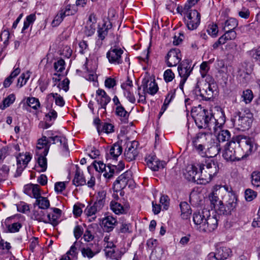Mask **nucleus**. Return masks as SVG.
Here are the masks:
<instances>
[{"mask_svg": "<svg viewBox=\"0 0 260 260\" xmlns=\"http://www.w3.org/2000/svg\"><path fill=\"white\" fill-rule=\"evenodd\" d=\"M180 208L182 218L184 219H188L191 213V210L189 204L186 202H182L180 204Z\"/></svg>", "mask_w": 260, "mask_h": 260, "instance_id": "7c9ffc66", "label": "nucleus"}, {"mask_svg": "<svg viewBox=\"0 0 260 260\" xmlns=\"http://www.w3.org/2000/svg\"><path fill=\"white\" fill-rule=\"evenodd\" d=\"M216 192L217 190L216 191H213L209 196V199L210 201L212 208L213 209L215 208L216 205H218V204L221 202V201L219 200Z\"/></svg>", "mask_w": 260, "mask_h": 260, "instance_id": "09e8293b", "label": "nucleus"}, {"mask_svg": "<svg viewBox=\"0 0 260 260\" xmlns=\"http://www.w3.org/2000/svg\"><path fill=\"white\" fill-rule=\"evenodd\" d=\"M65 62L63 59H60L54 63V68L57 72L61 73L64 70Z\"/></svg>", "mask_w": 260, "mask_h": 260, "instance_id": "680f3d73", "label": "nucleus"}, {"mask_svg": "<svg viewBox=\"0 0 260 260\" xmlns=\"http://www.w3.org/2000/svg\"><path fill=\"white\" fill-rule=\"evenodd\" d=\"M134 180L132 178V173L131 171H127L120 175L116 180L114 182L113 185L117 189H123L127 186L128 187H133L134 185Z\"/></svg>", "mask_w": 260, "mask_h": 260, "instance_id": "1a4fd4ad", "label": "nucleus"}, {"mask_svg": "<svg viewBox=\"0 0 260 260\" xmlns=\"http://www.w3.org/2000/svg\"><path fill=\"white\" fill-rule=\"evenodd\" d=\"M73 184L76 186L84 185L86 184V181L83 176L82 173L80 171L79 167L77 166L74 178L73 180Z\"/></svg>", "mask_w": 260, "mask_h": 260, "instance_id": "c85d7f7f", "label": "nucleus"}, {"mask_svg": "<svg viewBox=\"0 0 260 260\" xmlns=\"http://www.w3.org/2000/svg\"><path fill=\"white\" fill-rule=\"evenodd\" d=\"M231 136V133L227 129L220 131L217 135V142L214 143V144L210 148L212 150L215 151L216 153L215 154V155L218 154L221 151L222 147L220 144V142L229 141Z\"/></svg>", "mask_w": 260, "mask_h": 260, "instance_id": "4468645a", "label": "nucleus"}, {"mask_svg": "<svg viewBox=\"0 0 260 260\" xmlns=\"http://www.w3.org/2000/svg\"><path fill=\"white\" fill-rule=\"evenodd\" d=\"M184 176L189 181L196 182V179L199 176L198 168L193 165H188L184 172Z\"/></svg>", "mask_w": 260, "mask_h": 260, "instance_id": "412c9836", "label": "nucleus"}, {"mask_svg": "<svg viewBox=\"0 0 260 260\" xmlns=\"http://www.w3.org/2000/svg\"><path fill=\"white\" fill-rule=\"evenodd\" d=\"M33 206L34 208L38 206L39 208L43 210L47 209L50 207V201L47 198L41 196L36 199Z\"/></svg>", "mask_w": 260, "mask_h": 260, "instance_id": "cd10ccee", "label": "nucleus"}, {"mask_svg": "<svg viewBox=\"0 0 260 260\" xmlns=\"http://www.w3.org/2000/svg\"><path fill=\"white\" fill-rule=\"evenodd\" d=\"M100 209L98 208V206H96L94 203L93 205L90 206L88 205L85 210V213L88 217H91L92 215L95 214V213L100 211Z\"/></svg>", "mask_w": 260, "mask_h": 260, "instance_id": "603ef678", "label": "nucleus"}, {"mask_svg": "<svg viewBox=\"0 0 260 260\" xmlns=\"http://www.w3.org/2000/svg\"><path fill=\"white\" fill-rule=\"evenodd\" d=\"M53 213L47 214V223H51L53 226H55L58 224V219L61 214V210L58 208H52L51 209Z\"/></svg>", "mask_w": 260, "mask_h": 260, "instance_id": "4be33fe9", "label": "nucleus"}, {"mask_svg": "<svg viewBox=\"0 0 260 260\" xmlns=\"http://www.w3.org/2000/svg\"><path fill=\"white\" fill-rule=\"evenodd\" d=\"M237 152V144L234 137L231 141L225 144L222 152V157L226 161H240L241 160L240 156L238 155Z\"/></svg>", "mask_w": 260, "mask_h": 260, "instance_id": "39448f33", "label": "nucleus"}, {"mask_svg": "<svg viewBox=\"0 0 260 260\" xmlns=\"http://www.w3.org/2000/svg\"><path fill=\"white\" fill-rule=\"evenodd\" d=\"M124 168V164L122 161L119 162L117 165H108V172L106 170L104 176L108 179H111L114 175H117Z\"/></svg>", "mask_w": 260, "mask_h": 260, "instance_id": "aec40b11", "label": "nucleus"}, {"mask_svg": "<svg viewBox=\"0 0 260 260\" xmlns=\"http://www.w3.org/2000/svg\"><path fill=\"white\" fill-rule=\"evenodd\" d=\"M51 98H53L55 100V104L60 107H63L64 105L65 102L63 98L57 93H50L47 96L48 100Z\"/></svg>", "mask_w": 260, "mask_h": 260, "instance_id": "79ce46f5", "label": "nucleus"}, {"mask_svg": "<svg viewBox=\"0 0 260 260\" xmlns=\"http://www.w3.org/2000/svg\"><path fill=\"white\" fill-rule=\"evenodd\" d=\"M219 218V215L216 214L211 215L209 210L204 209L193 214V221L198 231L210 233L217 229Z\"/></svg>", "mask_w": 260, "mask_h": 260, "instance_id": "f257e3e1", "label": "nucleus"}, {"mask_svg": "<svg viewBox=\"0 0 260 260\" xmlns=\"http://www.w3.org/2000/svg\"><path fill=\"white\" fill-rule=\"evenodd\" d=\"M158 87L157 83L155 81H150L149 83V87L147 90V93L154 95L158 91Z\"/></svg>", "mask_w": 260, "mask_h": 260, "instance_id": "13d9d810", "label": "nucleus"}, {"mask_svg": "<svg viewBox=\"0 0 260 260\" xmlns=\"http://www.w3.org/2000/svg\"><path fill=\"white\" fill-rule=\"evenodd\" d=\"M176 90H170L168 94L167 95L166 99L164 101V103L162 106V109L165 106H168L171 101L174 99L175 96Z\"/></svg>", "mask_w": 260, "mask_h": 260, "instance_id": "4d7b16f0", "label": "nucleus"}, {"mask_svg": "<svg viewBox=\"0 0 260 260\" xmlns=\"http://www.w3.org/2000/svg\"><path fill=\"white\" fill-rule=\"evenodd\" d=\"M100 129H101V130H99V132H98L99 135H100L101 133H105L108 134L114 132V125L108 122L103 123Z\"/></svg>", "mask_w": 260, "mask_h": 260, "instance_id": "37998d69", "label": "nucleus"}, {"mask_svg": "<svg viewBox=\"0 0 260 260\" xmlns=\"http://www.w3.org/2000/svg\"><path fill=\"white\" fill-rule=\"evenodd\" d=\"M115 112L117 116L121 117V120L124 123L127 122L129 114L122 105H119L118 107H116Z\"/></svg>", "mask_w": 260, "mask_h": 260, "instance_id": "e433bc0d", "label": "nucleus"}, {"mask_svg": "<svg viewBox=\"0 0 260 260\" xmlns=\"http://www.w3.org/2000/svg\"><path fill=\"white\" fill-rule=\"evenodd\" d=\"M31 159V156L29 152H26L25 154H19L16 157L17 168L15 177H17L21 175Z\"/></svg>", "mask_w": 260, "mask_h": 260, "instance_id": "f8f14e48", "label": "nucleus"}, {"mask_svg": "<svg viewBox=\"0 0 260 260\" xmlns=\"http://www.w3.org/2000/svg\"><path fill=\"white\" fill-rule=\"evenodd\" d=\"M237 20L234 18H230L226 20L222 25L223 30L228 31H235L234 29L238 26Z\"/></svg>", "mask_w": 260, "mask_h": 260, "instance_id": "c9c22d12", "label": "nucleus"}, {"mask_svg": "<svg viewBox=\"0 0 260 260\" xmlns=\"http://www.w3.org/2000/svg\"><path fill=\"white\" fill-rule=\"evenodd\" d=\"M210 138V135L206 133H198L191 138L192 144H201L207 145L208 140Z\"/></svg>", "mask_w": 260, "mask_h": 260, "instance_id": "393cba45", "label": "nucleus"}, {"mask_svg": "<svg viewBox=\"0 0 260 260\" xmlns=\"http://www.w3.org/2000/svg\"><path fill=\"white\" fill-rule=\"evenodd\" d=\"M138 146L137 141H134L127 143L124 152V156L127 161H131L136 159L138 154Z\"/></svg>", "mask_w": 260, "mask_h": 260, "instance_id": "2eb2a0df", "label": "nucleus"}, {"mask_svg": "<svg viewBox=\"0 0 260 260\" xmlns=\"http://www.w3.org/2000/svg\"><path fill=\"white\" fill-rule=\"evenodd\" d=\"M12 217L7 218L5 221L6 228L10 233L18 232L20 229L22 227V225L18 222H12Z\"/></svg>", "mask_w": 260, "mask_h": 260, "instance_id": "a878e982", "label": "nucleus"}, {"mask_svg": "<svg viewBox=\"0 0 260 260\" xmlns=\"http://www.w3.org/2000/svg\"><path fill=\"white\" fill-rule=\"evenodd\" d=\"M191 66V61L189 59H184L178 67V73L181 78L179 87L181 90H183V86L192 71L193 67Z\"/></svg>", "mask_w": 260, "mask_h": 260, "instance_id": "423d86ee", "label": "nucleus"}, {"mask_svg": "<svg viewBox=\"0 0 260 260\" xmlns=\"http://www.w3.org/2000/svg\"><path fill=\"white\" fill-rule=\"evenodd\" d=\"M194 149L197 151V152L201 155L202 156H204L206 155V149L208 147L207 145H203L201 144H192Z\"/></svg>", "mask_w": 260, "mask_h": 260, "instance_id": "864d4df0", "label": "nucleus"}, {"mask_svg": "<svg viewBox=\"0 0 260 260\" xmlns=\"http://www.w3.org/2000/svg\"><path fill=\"white\" fill-rule=\"evenodd\" d=\"M175 77V75L171 69H168L164 72V78L166 82L172 81Z\"/></svg>", "mask_w": 260, "mask_h": 260, "instance_id": "0e129e2a", "label": "nucleus"}, {"mask_svg": "<svg viewBox=\"0 0 260 260\" xmlns=\"http://www.w3.org/2000/svg\"><path fill=\"white\" fill-rule=\"evenodd\" d=\"M112 27V23L110 22H104L102 26H99L98 29V37L101 39H105L107 36L108 31Z\"/></svg>", "mask_w": 260, "mask_h": 260, "instance_id": "bb28decb", "label": "nucleus"}, {"mask_svg": "<svg viewBox=\"0 0 260 260\" xmlns=\"http://www.w3.org/2000/svg\"><path fill=\"white\" fill-rule=\"evenodd\" d=\"M27 103L29 107L35 110H37L40 106L39 100L34 97L28 98L27 99Z\"/></svg>", "mask_w": 260, "mask_h": 260, "instance_id": "6e6d98bb", "label": "nucleus"}, {"mask_svg": "<svg viewBox=\"0 0 260 260\" xmlns=\"http://www.w3.org/2000/svg\"><path fill=\"white\" fill-rule=\"evenodd\" d=\"M29 75H27L24 73H22L18 79L17 86H19V88L22 87L26 83L28 79H29Z\"/></svg>", "mask_w": 260, "mask_h": 260, "instance_id": "e2e57ef3", "label": "nucleus"}, {"mask_svg": "<svg viewBox=\"0 0 260 260\" xmlns=\"http://www.w3.org/2000/svg\"><path fill=\"white\" fill-rule=\"evenodd\" d=\"M185 16L186 26L189 30L196 29L199 25L201 21V15L196 10L189 9L188 10H183Z\"/></svg>", "mask_w": 260, "mask_h": 260, "instance_id": "0eeeda50", "label": "nucleus"}, {"mask_svg": "<svg viewBox=\"0 0 260 260\" xmlns=\"http://www.w3.org/2000/svg\"><path fill=\"white\" fill-rule=\"evenodd\" d=\"M251 182L252 185L256 187L260 186V171H254L250 175Z\"/></svg>", "mask_w": 260, "mask_h": 260, "instance_id": "ea45409f", "label": "nucleus"}, {"mask_svg": "<svg viewBox=\"0 0 260 260\" xmlns=\"http://www.w3.org/2000/svg\"><path fill=\"white\" fill-rule=\"evenodd\" d=\"M51 143L47 139V136H42L39 139L37 145V149L36 150V154H47L50 148Z\"/></svg>", "mask_w": 260, "mask_h": 260, "instance_id": "6ab92c4d", "label": "nucleus"}, {"mask_svg": "<svg viewBox=\"0 0 260 260\" xmlns=\"http://www.w3.org/2000/svg\"><path fill=\"white\" fill-rule=\"evenodd\" d=\"M162 254V249L157 247L152 250L150 255V260H160Z\"/></svg>", "mask_w": 260, "mask_h": 260, "instance_id": "a18cd8bd", "label": "nucleus"}, {"mask_svg": "<svg viewBox=\"0 0 260 260\" xmlns=\"http://www.w3.org/2000/svg\"><path fill=\"white\" fill-rule=\"evenodd\" d=\"M51 142L52 144H56L59 143L60 146L62 147L63 150H68L67 140L65 137L62 136H55L51 138Z\"/></svg>", "mask_w": 260, "mask_h": 260, "instance_id": "72a5a7b5", "label": "nucleus"}, {"mask_svg": "<svg viewBox=\"0 0 260 260\" xmlns=\"http://www.w3.org/2000/svg\"><path fill=\"white\" fill-rule=\"evenodd\" d=\"M64 18V13L61 12L60 10L55 16L54 19L52 22V25L53 27L58 26L63 20Z\"/></svg>", "mask_w": 260, "mask_h": 260, "instance_id": "5fc2aeb1", "label": "nucleus"}, {"mask_svg": "<svg viewBox=\"0 0 260 260\" xmlns=\"http://www.w3.org/2000/svg\"><path fill=\"white\" fill-rule=\"evenodd\" d=\"M234 117V123L239 126V129L245 131L250 128L253 121V114L248 109L236 112Z\"/></svg>", "mask_w": 260, "mask_h": 260, "instance_id": "20e7f679", "label": "nucleus"}, {"mask_svg": "<svg viewBox=\"0 0 260 260\" xmlns=\"http://www.w3.org/2000/svg\"><path fill=\"white\" fill-rule=\"evenodd\" d=\"M250 54L254 59L260 63V47L251 50Z\"/></svg>", "mask_w": 260, "mask_h": 260, "instance_id": "69168bd1", "label": "nucleus"}, {"mask_svg": "<svg viewBox=\"0 0 260 260\" xmlns=\"http://www.w3.org/2000/svg\"><path fill=\"white\" fill-rule=\"evenodd\" d=\"M122 152V147L118 143H115L110 149L109 157L113 159H116Z\"/></svg>", "mask_w": 260, "mask_h": 260, "instance_id": "2f4dec72", "label": "nucleus"}, {"mask_svg": "<svg viewBox=\"0 0 260 260\" xmlns=\"http://www.w3.org/2000/svg\"><path fill=\"white\" fill-rule=\"evenodd\" d=\"M193 91L197 95H200L203 100L205 101H209L213 96L214 90L212 85L207 82L205 83L202 88L197 83Z\"/></svg>", "mask_w": 260, "mask_h": 260, "instance_id": "9b49d317", "label": "nucleus"}, {"mask_svg": "<svg viewBox=\"0 0 260 260\" xmlns=\"http://www.w3.org/2000/svg\"><path fill=\"white\" fill-rule=\"evenodd\" d=\"M257 196V192L251 189H247L245 191V198L247 201L250 202Z\"/></svg>", "mask_w": 260, "mask_h": 260, "instance_id": "bf43d9fd", "label": "nucleus"}, {"mask_svg": "<svg viewBox=\"0 0 260 260\" xmlns=\"http://www.w3.org/2000/svg\"><path fill=\"white\" fill-rule=\"evenodd\" d=\"M241 98L243 99L242 101L246 104L250 103L253 98L252 91L249 89L243 91Z\"/></svg>", "mask_w": 260, "mask_h": 260, "instance_id": "3c124183", "label": "nucleus"}, {"mask_svg": "<svg viewBox=\"0 0 260 260\" xmlns=\"http://www.w3.org/2000/svg\"><path fill=\"white\" fill-rule=\"evenodd\" d=\"M231 249L225 246L217 247L215 252L209 253L206 260H226L232 255Z\"/></svg>", "mask_w": 260, "mask_h": 260, "instance_id": "6e6552de", "label": "nucleus"}, {"mask_svg": "<svg viewBox=\"0 0 260 260\" xmlns=\"http://www.w3.org/2000/svg\"><path fill=\"white\" fill-rule=\"evenodd\" d=\"M38 157V162L39 166L42 168L41 171L45 172L47 169V158H46V156L47 154H44V153H42V154H36Z\"/></svg>", "mask_w": 260, "mask_h": 260, "instance_id": "c03bdc74", "label": "nucleus"}, {"mask_svg": "<svg viewBox=\"0 0 260 260\" xmlns=\"http://www.w3.org/2000/svg\"><path fill=\"white\" fill-rule=\"evenodd\" d=\"M192 113L196 124L199 128H208L211 131V126L214 125L212 120H214V117L208 110L200 108L196 114Z\"/></svg>", "mask_w": 260, "mask_h": 260, "instance_id": "7ed1b4c3", "label": "nucleus"}, {"mask_svg": "<svg viewBox=\"0 0 260 260\" xmlns=\"http://www.w3.org/2000/svg\"><path fill=\"white\" fill-rule=\"evenodd\" d=\"M111 210L116 214L125 213V209L119 203L112 201L110 203Z\"/></svg>", "mask_w": 260, "mask_h": 260, "instance_id": "a19ab883", "label": "nucleus"}, {"mask_svg": "<svg viewBox=\"0 0 260 260\" xmlns=\"http://www.w3.org/2000/svg\"><path fill=\"white\" fill-rule=\"evenodd\" d=\"M36 19L35 14H31L28 15L24 22L23 26L22 29V32L27 29L30 25H31Z\"/></svg>", "mask_w": 260, "mask_h": 260, "instance_id": "49530a36", "label": "nucleus"}, {"mask_svg": "<svg viewBox=\"0 0 260 260\" xmlns=\"http://www.w3.org/2000/svg\"><path fill=\"white\" fill-rule=\"evenodd\" d=\"M31 218L39 222L47 223L45 211H43V209L39 208L37 209H34L33 210Z\"/></svg>", "mask_w": 260, "mask_h": 260, "instance_id": "c756f323", "label": "nucleus"}, {"mask_svg": "<svg viewBox=\"0 0 260 260\" xmlns=\"http://www.w3.org/2000/svg\"><path fill=\"white\" fill-rule=\"evenodd\" d=\"M199 166L212 177L218 173L219 170L217 162L211 158L206 159L205 163L200 164Z\"/></svg>", "mask_w": 260, "mask_h": 260, "instance_id": "dca6fc26", "label": "nucleus"}, {"mask_svg": "<svg viewBox=\"0 0 260 260\" xmlns=\"http://www.w3.org/2000/svg\"><path fill=\"white\" fill-rule=\"evenodd\" d=\"M15 100V96L14 94L12 93L9 95L7 98L4 99L2 103L0 105V109L4 110L6 108L9 107L12 104Z\"/></svg>", "mask_w": 260, "mask_h": 260, "instance_id": "58836bf2", "label": "nucleus"}, {"mask_svg": "<svg viewBox=\"0 0 260 260\" xmlns=\"http://www.w3.org/2000/svg\"><path fill=\"white\" fill-rule=\"evenodd\" d=\"M180 50L178 48L171 49L166 56V62L169 67L176 66L181 60Z\"/></svg>", "mask_w": 260, "mask_h": 260, "instance_id": "ddd939ff", "label": "nucleus"}, {"mask_svg": "<svg viewBox=\"0 0 260 260\" xmlns=\"http://www.w3.org/2000/svg\"><path fill=\"white\" fill-rule=\"evenodd\" d=\"M107 192L105 190H101L98 192L96 196V201L94 202L98 209L101 210L103 208L105 201Z\"/></svg>", "mask_w": 260, "mask_h": 260, "instance_id": "473e14b6", "label": "nucleus"}, {"mask_svg": "<svg viewBox=\"0 0 260 260\" xmlns=\"http://www.w3.org/2000/svg\"><path fill=\"white\" fill-rule=\"evenodd\" d=\"M123 50L119 47H112L106 53L109 62L115 65L120 64L123 62L122 55Z\"/></svg>", "mask_w": 260, "mask_h": 260, "instance_id": "9d476101", "label": "nucleus"}, {"mask_svg": "<svg viewBox=\"0 0 260 260\" xmlns=\"http://www.w3.org/2000/svg\"><path fill=\"white\" fill-rule=\"evenodd\" d=\"M96 100L98 104L100 105L99 108V111L101 109H104L106 111L107 105L110 102L111 98L107 94L105 90L102 89H99L96 92Z\"/></svg>", "mask_w": 260, "mask_h": 260, "instance_id": "a211bd4d", "label": "nucleus"}, {"mask_svg": "<svg viewBox=\"0 0 260 260\" xmlns=\"http://www.w3.org/2000/svg\"><path fill=\"white\" fill-rule=\"evenodd\" d=\"M145 160L148 167L153 171H157L160 169H163L166 165L164 161H160L155 155H149Z\"/></svg>", "mask_w": 260, "mask_h": 260, "instance_id": "f3484780", "label": "nucleus"}, {"mask_svg": "<svg viewBox=\"0 0 260 260\" xmlns=\"http://www.w3.org/2000/svg\"><path fill=\"white\" fill-rule=\"evenodd\" d=\"M214 211L218 214L217 215H227L230 214V212H228L227 211L226 206L225 207L222 202L218 204V205H216L215 208H214Z\"/></svg>", "mask_w": 260, "mask_h": 260, "instance_id": "8fccbe9b", "label": "nucleus"}, {"mask_svg": "<svg viewBox=\"0 0 260 260\" xmlns=\"http://www.w3.org/2000/svg\"><path fill=\"white\" fill-rule=\"evenodd\" d=\"M226 206L227 211L231 214L237 206V198L233 192H229L226 197Z\"/></svg>", "mask_w": 260, "mask_h": 260, "instance_id": "5701e85b", "label": "nucleus"}, {"mask_svg": "<svg viewBox=\"0 0 260 260\" xmlns=\"http://www.w3.org/2000/svg\"><path fill=\"white\" fill-rule=\"evenodd\" d=\"M116 222V219L110 216L106 217L103 220V224L107 232H110L113 229Z\"/></svg>", "mask_w": 260, "mask_h": 260, "instance_id": "f704fd0d", "label": "nucleus"}, {"mask_svg": "<svg viewBox=\"0 0 260 260\" xmlns=\"http://www.w3.org/2000/svg\"><path fill=\"white\" fill-rule=\"evenodd\" d=\"M218 31V26L216 24H212L211 25L209 26L207 29L208 35L212 36L213 37L217 36Z\"/></svg>", "mask_w": 260, "mask_h": 260, "instance_id": "338daca9", "label": "nucleus"}, {"mask_svg": "<svg viewBox=\"0 0 260 260\" xmlns=\"http://www.w3.org/2000/svg\"><path fill=\"white\" fill-rule=\"evenodd\" d=\"M10 38L9 31L7 30H3L0 35V41L3 42L4 47H6L9 44Z\"/></svg>", "mask_w": 260, "mask_h": 260, "instance_id": "052dcab7", "label": "nucleus"}, {"mask_svg": "<svg viewBox=\"0 0 260 260\" xmlns=\"http://www.w3.org/2000/svg\"><path fill=\"white\" fill-rule=\"evenodd\" d=\"M225 121V117L224 114L221 113V116L218 119H216L214 118V120H212L214 125L211 126V130L213 129V132L216 134L218 128H220L222 125L224 123Z\"/></svg>", "mask_w": 260, "mask_h": 260, "instance_id": "4c0bfd02", "label": "nucleus"}, {"mask_svg": "<svg viewBox=\"0 0 260 260\" xmlns=\"http://www.w3.org/2000/svg\"><path fill=\"white\" fill-rule=\"evenodd\" d=\"M31 193L32 194V196L31 197L35 199L42 196L40 193V187L39 185H33L32 189H31Z\"/></svg>", "mask_w": 260, "mask_h": 260, "instance_id": "774afa93", "label": "nucleus"}, {"mask_svg": "<svg viewBox=\"0 0 260 260\" xmlns=\"http://www.w3.org/2000/svg\"><path fill=\"white\" fill-rule=\"evenodd\" d=\"M36 19L35 14H31L28 15L24 22L23 26L22 29V32L27 29L30 25H31Z\"/></svg>", "mask_w": 260, "mask_h": 260, "instance_id": "de8ad7c7", "label": "nucleus"}, {"mask_svg": "<svg viewBox=\"0 0 260 260\" xmlns=\"http://www.w3.org/2000/svg\"><path fill=\"white\" fill-rule=\"evenodd\" d=\"M200 174L199 173V176L196 179V183L199 184H206L211 180L212 177L210 176L206 171L203 170L199 166Z\"/></svg>", "mask_w": 260, "mask_h": 260, "instance_id": "b1692460", "label": "nucleus"}, {"mask_svg": "<svg viewBox=\"0 0 260 260\" xmlns=\"http://www.w3.org/2000/svg\"><path fill=\"white\" fill-rule=\"evenodd\" d=\"M234 137L237 144V152L241 160L246 159L257 150L256 144L250 137L241 135Z\"/></svg>", "mask_w": 260, "mask_h": 260, "instance_id": "f03ea898", "label": "nucleus"}]
</instances>
